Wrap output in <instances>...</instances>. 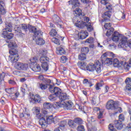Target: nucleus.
Masks as SVG:
<instances>
[{
    "label": "nucleus",
    "mask_w": 131,
    "mask_h": 131,
    "mask_svg": "<svg viewBox=\"0 0 131 131\" xmlns=\"http://www.w3.org/2000/svg\"><path fill=\"white\" fill-rule=\"evenodd\" d=\"M41 67L45 71H48V70H49V64H48V62L42 63Z\"/></svg>",
    "instance_id": "nucleus-36"
},
{
    "label": "nucleus",
    "mask_w": 131,
    "mask_h": 131,
    "mask_svg": "<svg viewBox=\"0 0 131 131\" xmlns=\"http://www.w3.org/2000/svg\"><path fill=\"white\" fill-rule=\"evenodd\" d=\"M14 30L15 31V33L20 36V37H24V35L25 34L23 33H22V29H21V27L19 26V27L15 28L14 29Z\"/></svg>",
    "instance_id": "nucleus-16"
},
{
    "label": "nucleus",
    "mask_w": 131,
    "mask_h": 131,
    "mask_svg": "<svg viewBox=\"0 0 131 131\" xmlns=\"http://www.w3.org/2000/svg\"><path fill=\"white\" fill-rule=\"evenodd\" d=\"M39 85H38V88H39V89H40L41 90H47V89H48V85L47 84H45L43 83H38Z\"/></svg>",
    "instance_id": "nucleus-40"
},
{
    "label": "nucleus",
    "mask_w": 131,
    "mask_h": 131,
    "mask_svg": "<svg viewBox=\"0 0 131 131\" xmlns=\"http://www.w3.org/2000/svg\"><path fill=\"white\" fill-rule=\"evenodd\" d=\"M78 131H84V127L82 125H79L78 126Z\"/></svg>",
    "instance_id": "nucleus-60"
},
{
    "label": "nucleus",
    "mask_w": 131,
    "mask_h": 131,
    "mask_svg": "<svg viewBox=\"0 0 131 131\" xmlns=\"http://www.w3.org/2000/svg\"><path fill=\"white\" fill-rule=\"evenodd\" d=\"M125 82L126 83L127 85H129V84H131V78H127Z\"/></svg>",
    "instance_id": "nucleus-57"
},
{
    "label": "nucleus",
    "mask_w": 131,
    "mask_h": 131,
    "mask_svg": "<svg viewBox=\"0 0 131 131\" xmlns=\"http://www.w3.org/2000/svg\"><path fill=\"white\" fill-rule=\"evenodd\" d=\"M1 35L3 37L7 38V39H12V38L14 37V34L12 33H9V32H7L6 34L5 35V36L2 34Z\"/></svg>",
    "instance_id": "nucleus-24"
},
{
    "label": "nucleus",
    "mask_w": 131,
    "mask_h": 131,
    "mask_svg": "<svg viewBox=\"0 0 131 131\" xmlns=\"http://www.w3.org/2000/svg\"><path fill=\"white\" fill-rule=\"evenodd\" d=\"M113 64L114 67H117L119 68V67H122L123 64L122 63L119 62L118 59L117 58L114 59L113 60Z\"/></svg>",
    "instance_id": "nucleus-22"
},
{
    "label": "nucleus",
    "mask_w": 131,
    "mask_h": 131,
    "mask_svg": "<svg viewBox=\"0 0 131 131\" xmlns=\"http://www.w3.org/2000/svg\"><path fill=\"white\" fill-rule=\"evenodd\" d=\"M74 12L76 16H81V17L82 16V11L80 8H76Z\"/></svg>",
    "instance_id": "nucleus-31"
},
{
    "label": "nucleus",
    "mask_w": 131,
    "mask_h": 131,
    "mask_svg": "<svg viewBox=\"0 0 131 131\" xmlns=\"http://www.w3.org/2000/svg\"><path fill=\"white\" fill-rule=\"evenodd\" d=\"M49 90L50 93H54V95L58 96V95H60L61 94V89L58 87H54V85H50L49 87Z\"/></svg>",
    "instance_id": "nucleus-9"
},
{
    "label": "nucleus",
    "mask_w": 131,
    "mask_h": 131,
    "mask_svg": "<svg viewBox=\"0 0 131 131\" xmlns=\"http://www.w3.org/2000/svg\"><path fill=\"white\" fill-rule=\"evenodd\" d=\"M106 108L107 110H116V111H117V112H116V113H118V112L120 113L122 112L121 107L118 106V103L112 100H110L107 102Z\"/></svg>",
    "instance_id": "nucleus-5"
},
{
    "label": "nucleus",
    "mask_w": 131,
    "mask_h": 131,
    "mask_svg": "<svg viewBox=\"0 0 131 131\" xmlns=\"http://www.w3.org/2000/svg\"><path fill=\"white\" fill-rule=\"evenodd\" d=\"M75 25L79 28H83L86 25H88V24L82 20H78Z\"/></svg>",
    "instance_id": "nucleus-18"
},
{
    "label": "nucleus",
    "mask_w": 131,
    "mask_h": 131,
    "mask_svg": "<svg viewBox=\"0 0 131 131\" xmlns=\"http://www.w3.org/2000/svg\"><path fill=\"white\" fill-rule=\"evenodd\" d=\"M40 101H41V98L38 94H36L35 96L33 94L30 95L29 101L31 104H36V103H39Z\"/></svg>",
    "instance_id": "nucleus-7"
},
{
    "label": "nucleus",
    "mask_w": 131,
    "mask_h": 131,
    "mask_svg": "<svg viewBox=\"0 0 131 131\" xmlns=\"http://www.w3.org/2000/svg\"><path fill=\"white\" fill-rule=\"evenodd\" d=\"M46 117V120L49 124H50V123H52L54 121V117H53V115L47 116Z\"/></svg>",
    "instance_id": "nucleus-29"
},
{
    "label": "nucleus",
    "mask_w": 131,
    "mask_h": 131,
    "mask_svg": "<svg viewBox=\"0 0 131 131\" xmlns=\"http://www.w3.org/2000/svg\"><path fill=\"white\" fill-rule=\"evenodd\" d=\"M34 35L36 37L35 38L36 45H38V46H43V44L46 43L45 40H43V38L39 37V36H41V35H42V32L41 35L40 36H36L35 34Z\"/></svg>",
    "instance_id": "nucleus-10"
},
{
    "label": "nucleus",
    "mask_w": 131,
    "mask_h": 131,
    "mask_svg": "<svg viewBox=\"0 0 131 131\" xmlns=\"http://www.w3.org/2000/svg\"><path fill=\"white\" fill-rule=\"evenodd\" d=\"M52 42H54L56 45H60V40H59L57 38L53 37L52 39Z\"/></svg>",
    "instance_id": "nucleus-50"
},
{
    "label": "nucleus",
    "mask_w": 131,
    "mask_h": 131,
    "mask_svg": "<svg viewBox=\"0 0 131 131\" xmlns=\"http://www.w3.org/2000/svg\"><path fill=\"white\" fill-rule=\"evenodd\" d=\"M126 130L131 131V123H129L127 126L125 127Z\"/></svg>",
    "instance_id": "nucleus-62"
},
{
    "label": "nucleus",
    "mask_w": 131,
    "mask_h": 131,
    "mask_svg": "<svg viewBox=\"0 0 131 131\" xmlns=\"http://www.w3.org/2000/svg\"><path fill=\"white\" fill-rule=\"evenodd\" d=\"M13 29V25L11 23H6L5 24V27L3 30L2 34L5 36V34H7V32H12Z\"/></svg>",
    "instance_id": "nucleus-8"
},
{
    "label": "nucleus",
    "mask_w": 131,
    "mask_h": 131,
    "mask_svg": "<svg viewBox=\"0 0 131 131\" xmlns=\"http://www.w3.org/2000/svg\"><path fill=\"white\" fill-rule=\"evenodd\" d=\"M126 91H131V84L127 85L126 86Z\"/></svg>",
    "instance_id": "nucleus-64"
},
{
    "label": "nucleus",
    "mask_w": 131,
    "mask_h": 131,
    "mask_svg": "<svg viewBox=\"0 0 131 131\" xmlns=\"http://www.w3.org/2000/svg\"><path fill=\"white\" fill-rule=\"evenodd\" d=\"M43 107L46 109H50V108H52V107H53V104L49 102H45L43 103Z\"/></svg>",
    "instance_id": "nucleus-37"
},
{
    "label": "nucleus",
    "mask_w": 131,
    "mask_h": 131,
    "mask_svg": "<svg viewBox=\"0 0 131 131\" xmlns=\"http://www.w3.org/2000/svg\"><path fill=\"white\" fill-rule=\"evenodd\" d=\"M110 17H111V13L110 11H106L102 15V17L104 18V21L110 19Z\"/></svg>",
    "instance_id": "nucleus-26"
},
{
    "label": "nucleus",
    "mask_w": 131,
    "mask_h": 131,
    "mask_svg": "<svg viewBox=\"0 0 131 131\" xmlns=\"http://www.w3.org/2000/svg\"><path fill=\"white\" fill-rule=\"evenodd\" d=\"M108 129L110 131H116V129L114 128V126L112 124H110L108 125Z\"/></svg>",
    "instance_id": "nucleus-55"
},
{
    "label": "nucleus",
    "mask_w": 131,
    "mask_h": 131,
    "mask_svg": "<svg viewBox=\"0 0 131 131\" xmlns=\"http://www.w3.org/2000/svg\"><path fill=\"white\" fill-rule=\"evenodd\" d=\"M32 111H34V112H35L36 113H39V112H40V108L35 106L32 108Z\"/></svg>",
    "instance_id": "nucleus-53"
},
{
    "label": "nucleus",
    "mask_w": 131,
    "mask_h": 131,
    "mask_svg": "<svg viewBox=\"0 0 131 131\" xmlns=\"http://www.w3.org/2000/svg\"><path fill=\"white\" fill-rule=\"evenodd\" d=\"M30 62L32 63H36L38 61V58L36 56H34L30 59Z\"/></svg>",
    "instance_id": "nucleus-52"
},
{
    "label": "nucleus",
    "mask_w": 131,
    "mask_h": 131,
    "mask_svg": "<svg viewBox=\"0 0 131 131\" xmlns=\"http://www.w3.org/2000/svg\"><path fill=\"white\" fill-rule=\"evenodd\" d=\"M112 39L113 41H119L118 46L120 49H123L124 51H127L128 47L131 48V39L127 41V38L125 36H120L118 32L115 31L113 34Z\"/></svg>",
    "instance_id": "nucleus-1"
},
{
    "label": "nucleus",
    "mask_w": 131,
    "mask_h": 131,
    "mask_svg": "<svg viewBox=\"0 0 131 131\" xmlns=\"http://www.w3.org/2000/svg\"><path fill=\"white\" fill-rule=\"evenodd\" d=\"M114 59H112V58H106L104 63L105 64V65H107V66H109V65H112V64H113V60Z\"/></svg>",
    "instance_id": "nucleus-28"
},
{
    "label": "nucleus",
    "mask_w": 131,
    "mask_h": 131,
    "mask_svg": "<svg viewBox=\"0 0 131 131\" xmlns=\"http://www.w3.org/2000/svg\"><path fill=\"white\" fill-rule=\"evenodd\" d=\"M78 59L79 60H80V61H83V60H85L86 59V56L84 53H81L78 56Z\"/></svg>",
    "instance_id": "nucleus-34"
},
{
    "label": "nucleus",
    "mask_w": 131,
    "mask_h": 131,
    "mask_svg": "<svg viewBox=\"0 0 131 131\" xmlns=\"http://www.w3.org/2000/svg\"><path fill=\"white\" fill-rule=\"evenodd\" d=\"M66 52L64 48L62 47H59L56 49V54L57 55H62L65 54Z\"/></svg>",
    "instance_id": "nucleus-23"
},
{
    "label": "nucleus",
    "mask_w": 131,
    "mask_h": 131,
    "mask_svg": "<svg viewBox=\"0 0 131 131\" xmlns=\"http://www.w3.org/2000/svg\"><path fill=\"white\" fill-rule=\"evenodd\" d=\"M20 26L21 30H23L24 31H25V32H26L27 31V29H28L30 32L34 33V34H35L36 36H40V35H41L42 33V32L39 30V29L30 25L26 26V25L25 24H22Z\"/></svg>",
    "instance_id": "nucleus-3"
},
{
    "label": "nucleus",
    "mask_w": 131,
    "mask_h": 131,
    "mask_svg": "<svg viewBox=\"0 0 131 131\" xmlns=\"http://www.w3.org/2000/svg\"><path fill=\"white\" fill-rule=\"evenodd\" d=\"M72 4L75 7H78V6H79V4L80 3H79V1H78V0H73L72 1Z\"/></svg>",
    "instance_id": "nucleus-51"
},
{
    "label": "nucleus",
    "mask_w": 131,
    "mask_h": 131,
    "mask_svg": "<svg viewBox=\"0 0 131 131\" xmlns=\"http://www.w3.org/2000/svg\"><path fill=\"white\" fill-rule=\"evenodd\" d=\"M57 31H56V30L54 29H52L49 34L50 35H51V36H56V35H57Z\"/></svg>",
    "instance_id": "nucleus-46"
},
{
    "label": "nucleus",
    "mask_w": 131,
    "mask_h": 131,
    "mask_svg": "<svg viewBox=\"0 0 131 131\" xmlns=\"http://www.w3.org/2000/svg\"><path fill=\"white\" fill-rule=\"evenodd\" d=\"M53 20L54 23L58 25L59 27H62V24H61V19L57 15H54L53 17Z\"/></svg>",
    "instance_id": "nucleus-15"
},
{
    "label": "nucleus",
    "mask_w": 131,
    "mask_h": 131,
    "mask_svg": "<svg viewBox=\"0 0 131 131\" xmlns=\"http://www.w3.org/2000/svg\"><path fill=\"white\" fill-rule=\"evenodd\" d=\"M92 103L93 105H96V104H99L100 103V98L94 96L92 98Z\"/></svg>",
    "instance_id": "nucleus-27"
},
{
    "label": "nucleus",
    "mask_w": 131,
    "mask_h": 131,
    "mask_svg": "<svg viewBox=\"0 0 131 131\" xmlns=\"http://www.w3.org/2000/svg\"><path fill=\"white\" fill-rule=\"evenodd\" d=\"M67 61V57H66V56H62L61 57L60 61L61 62V63H66Z\"/></svg>",
    "instance_id": "nucleus-56"
},
{
    "label": "nucleus",
    "mask_w": 131,
    "mask_h": 131,
    "mask_svg": "<svg viewBox=\"0 0 131 131\" xmlns=\"http://www.w3.org/2000/svg\"><path fill=\"white\" fill-rule=\"evenodd\" d=\"M45 82H46V84H47V86H49L50 88V85H51V82H52V81L49 79H46V80H45Z\"/></svg>",
    "instance_id": "nucleus-59"
},
{
    "label": "nucleus",
    "mask_w": 131,
    "mask_h": 131,
    "mask_svg": "<svg viewBox=\"0 0 131 131\" xmlns=\"http://www.w3.org/2000/svg\"><path fill=\"white\" fill-rule=\"evenodd\" d=\"M85 42H88V43H94V38L92 37H90L86 40Z\"/></svg>",
    "instance_id": "nucleus-54"
},
{
    "label": "nucleus",
    "mask_w": 131,
    "mask_h": 131,
    "mask_svg": "<svg viewBox=\"0 0 131 131\" xmlns=\"http://www.w3.org/2000/svg\"><path fill=\"white\" fill-rule=\"evenodd\" d=\"M85 26H86L88 31H89L90 32H91V31H93V30H94V28H93V27L92 26V25L91 24H88Z\"/></svg>",
    "instance_id": "nucleus-47"
},
{
    "label": "nucleus",
    "mask_w": 131,
    "mask_h": 131,
    "mask_svg": "<svg viewBox=\"0 0 131 131\" xmlns=\"http://www.w3.org/2000/svg\"><path fill=\"white\" fill-rule=\"evenodd\" d=\"M122 66L124 67L125 70H126V71H128V70H129V68H131V66L127 63H125L124 64H123Z\"/></svg>",
    "instance_id": "nucleus-48"
},
{
    "label": "nucleus",
    "mask_w": 131,
    "mask_h": 131,
    "mask_svg": "<svg viewBox=\"0 0 131 131\" xmlns=\"http://www.w3.org/2000/svg\"><path fill=\"white\" fill-rule=\"evenodd\" d=\"M22 65V62H18L15 64L14 68L17 70H21V67Z\"/></svg>",
    "instance_id": "nucleus-38"
},
{
    "label": "nucleus",
    "mask_w": 131,
    "mask_h": 131,
    "mask_svg": "<svg viewBox=\"0 0 131 131\" xmlns=\"http://www.w3.org/2000/svg\"><path fill=\"white\" fill-rule=\"evenodd\" d=\"M78 36L79 39H84V38H86L89 36V33L86 31H81L78 33Z\"/></svg>",
    "instance_id": "nucleus-12"
},
{
    "label": "nucleus",
    "mask_w": 131,
    "mask_h": 131,
    "mask_svg": "<svg viewBox=\"0 0 131 131\" xmlns=\"http://www.w3.org/2000/svg\"><path fill=\"white\" fill-rule=\"evenodd\" d=\"M31 69H32L34 72H39L41 70L40 66L36 63L32 66V68H31Z\"/></svg>",
    "instance_id": "nucleus-21"
},
{
    "label": "nucleus",
    "mask_w": 131,
    "mask_h": 131,
    "mask_svg": "<svg viewBox=\"0 0 131 131\" xmlns=\"http://www.w3.org/2000/svg\"><path fill=\"white\" fill-rule=\"evenodd\" d=\"M83 20L85 21V23H86V24H90V23H89V21H90V19L89 18V17L83 16Z\"/></svg>",
    "instance_id": "nucleus-61"
},
{
    "label": "nucleus",
    "mask_w": 131,
    "mask_h": 131,
    "mask_svg": "<svg viewBox=\"0 0 131 131\" xmlns=\"http://www.w3.org/2000/svg\"><path fill=\"white\" fill-rule=\"evenodd\" d=\"M47 53L48 51H47V50H43L42 49H41L39 51V55L42 56H46V55H47Z\"/></svg>",
    "instance_id": "nucleus-42"
},
{
    "label": "nucleus",
    "mask_w": 131,
    "mask_h": 131,
    "mask_svg": "<svg viewBox=\"0 0 131 131\" xmlns=\"http://www.w3.org/2000/svg\"><path fill=\"white\" fill-rule=\"evenodd\" d=\"M102 86H103V81L97 83L95 89L97 91H99L100 88H102Z\"/></svg>",
    "instance_id": "nucleus-49"
},
{
    "label": "nucleus",
    "mask_w": 131,
    "mask_h": 131,
    "mask_svg": "<svg viewBox=\"0 0 131 131\" xmlns=\"http://www.w3.org/2000/svg\"><path fill=\"white\" fill-rule=\"evenodd\" d=\"M114 31V29L113 28H110L108 29L106 32L107 36H110L111 34H113V32Z\"/></svg>",
    "instance_id": "nucleus-39"
},
{
    "label": "nucleus",
    "mask_w": 131,
    "mask_h": 131,
    "mask_svg": "<svg viewBox=\"0 0 131 131\" xmlns=\"http://www.w3.org/2000/svg\"><path fill=\"white\" fill-rule=\"evenodd\" d=\"M77 65L79 67V68H80V69H81L82 70H86V67H87V65L88 64L86 63V62L84 61H79L77 63Z\"/></svg>",
    "instance_id": "nucleus-17"
},
{
    "label": "nucleus",
    "mask_w": 131,
    "mask_h": 131,
    "mask_svg": "<svg viewBox=\"0 0 131 131\" xmlns=\"http://www.w3.org/2000/svg\"><path fill=\"white\" fill-rule=\"evenodd\" d=\"M68 125L69 126H71V127H72L73 128H74L76 126V124L75 123V122L72 120H69L68 122Z\"/></svg>",
    "instance_id": "nucleus-33"
},
{
    "label": "nucleus",
    "mask_w": 131,
    "mask_h": 131,
    "mask_svg": "<svg viewBox=\"0 0 131 131\" xmlns=\"http://www.w3.org/2000/svg\"><path fill=\"white\" fill-rule=\"evenodd\" d=\"M57 96H55L54 94L50 95L48 97L49 100H50V101H51V102H54V101H56V100H57Z\"/></svg>",
    "instance_id": "nucleus-41"
},
{
    "label": "nucleus",
    "mask_w": 131,
    "mask_h": 131,
    "mask_svg": "<svg viewBox=\"0 0 131 131\" xmlns=\"http://www.w3.org/2000/svg\"><path fill=\"white\" fill-rule=\"evenodd\" d=\"M17 46L15 42H11L8 45L9 50V54L10 55L9 56V60L11 61V63H16L19 59V55H18V51L16 50Z\"/></svg>",
    "instance_id": "nucleus-2"
},
{
    "label": "nucleus",
    "mask_w": 131,
    "mask_h": 131,
    "mask_svg": "<svg viewBox=\"0 0 131 131\" xmlns=\"http://www.w3.org/2000/svg\"><path fill=\"white\" fill-rule=\"evenodd\" d=\"M48 121L45 117L40 118L39 120V124L42 126L43 128H46L48 126Z\"/></svg>",
    "instance_id": "nucleus-11"
},
{
    "label": "nucleus",
    "mask_w": 131,
    "mask_h": 131,
    "mask_svg": "<svg viewBox=\"0 0 131 131\" xmlns=\"http://www.w3.org/2000/svg\"><path fill=\"white\" fill-rule=\"evenodd\" d=\"M20 70H24V71H26L29 69V67H28V64L26 63H21V67L20 68Z\"/></svg>",
    "instance_id": "nucleus-32"
},
{
    "label": "nucleus",
    "mask_w": 131,
    "mask_h": 131,
    "mask_svg": "<svg viewBox=\"0 0 131 131\" xmlns=\"http://www.w3.org/2000/svg\"><path fill=\"white\" fill-rule=\"evenodd\" d=\"M102 5H104V6H106V9L108 10V11H111L112 10V6L109 3V0H101L100 2Z\"/></svg>",
    "instance_id": "nucleus-13"
},
{
    "label": "nucleus",
    "mask_w": 131,
    "mask_h": 131,
    "mask_svg": "<svg viewBox=\"0 0 131 131\" xmlns=\"http://www.w3.org/2000/svg\"><path fill=\"white\" fill-rule=\"evenodd\" d=\"M59 99L60 101L57 102V103H62V102H64V101L69 100V97H68L66 93H61L59 96Z\"/></svg>",
    "instance_id": "nucleus-14"
},
{
    "label": "nucleus",
    "mask_w": 131,
    "mask_h": 131,
    "mask_svg": "<svg viewBox=\"0 0 131 131\" xmlns=\"http://www.w3.org/2000/svg\"><path fill=\"white\" fill-rule=\"evenodd\" d=\"M56 105L58 108H64L66 110H71L73 106V102L71 101L56 102Z\"/></svg>",
    "instance_id": "nucleus-6"
},
{
    "label": "nucleus",
    "mask_w": 131,
    "mask_h": 131,
    "mask_svg": "<svg viewBox=\"0 0 131 131\" xmlns=\"http://www.w3.org/2000/svg\"><path fill=\"white\" fill-rule=\"evenodd\" d=\"M75 123L76 124H82V120L79 118H77L74 120Z\"/></svg>",
    "instance_id": "nucleus-45"
},
{
    "label": "nucleus",
    "mask_w": 131,
    "mask_h": 131,
    "mask_svg": "<svg viewBox=\"0 0 131 131\" xmlns=\"http://www.w3.org/2000/svg\"><path fill=\"white\" fill-rule=\"evenodd\" d=\"M103 113H104V109H101L100 111H99V112L97 113L98 114V119H101V118H103L104 117L103 116Z\"/></svg>",
    "instance_id": "nucleus-35"
},
{
    "label": "nucleus",
    "mask_w": 131,
    "mask_h": 131,
    "mask_svg": "<svg viewBox=\"0 0 131 131\" xmlns=\"http://www.w3.org/2000/svg\"><path fill=\"white\" fill-rule=\"evenodd\" d=\"M101 67L102 64L101 62H100L99 60H97L94 64V63H91L87 66L86 70L91 72H93V71L96 70V72L98 73H101V71H102V70L101 69Z\"/></svg>",
    "instance_id": "nucleus-4"
},
{
    "label": "nucleus",
    "mask_w": 131,
    "mask_h": 131,
    "mask_svg": "<svg viewBox=\"0 0 131 131\" xmlns=\"http://www.w3.org/2000/svg\"><path fill=\"white\" fill-rule=\"evenodd\" d=\"M81 52L83 54H88L89 52H90V50L89 49L88 47H83L81 48Z\"/></svg>",
    "instance_id": "nucleus-44"
},
{
    "label": "nucleus",
    "mask_w": 131,
    "mask_h": 131,
    "mask_svg": "<svg viewBox=\"0 0 131 131\" xmlns=\"http://www.w3.org/2000/svg\"><path fill=\"white\" fill-rule=\"evenodd\" d=\"M115 127L117 129H122L123 128V125L122 122H119V121H115Z\"/></svg>",
    "instance_id": "nucleus-20"
},
{
    "label": "nucleus",
    "mask_w": 131,
    "mask_h": 131,
    "mask_svg": "<svg viewBox=\"0 0 131 131\" xmlns=\"http://www.w3.org/2000/svg\"><path fill=\"white\" fill-rule=\"evenodd\" d=\"M83 84H85L86 85H88L90 88L93 85L92 84V81L89 80L88 79H84L83 80Z\"/></svg>",
    "instance_id": "nucleus-30"
},
{
    "label": "nucleus",
    "mask_w": 131,
    "mask_h": 131,
    "mask_svg": "<svg viewBox=\"0 0 131 131\" xmlns=\"http://www.w3.org/2000/svg\"><path fill=\"white\" fill-rule=\"evenodd\" d=\"M66 124L67 123L66 121H61L60 122L59 127L56 128L54 129V131H60V129H61V130H64V129H65V126H66Z\"/></svg>",
    "instance_id": "nucleus-19"
},
{
    "label": "nucleus",
    "mask_w": 131,
    "mask_h": 131,
    "mask_svg": "<svg viewBox=\"0 0 131 131\" xmlns=\"http://www.w3.org/2000/svg\"><path fill=\"white\" fill-rule=\"evenodd\" d=\"M9 83L10 84H11L12 85H15L16 82H15L14 80L11 79L9 81Z\"/></svg>",
    "instance_id": "nucleus-63"
},
{
    "label": "nucleus",
    "mask_w": 131,
    "mask_h": 131,
    "mask_svg": "<svg viewBox=\"0 0 131 131\" xmlns=\"http://www.w3.org/2000/svg\"><path fill=\"white\" fill-rule=\"evenodd\" d=\"M50 60V58L48 57V56H41L39 60L41 64H43V63H48Z\"/></svg>",
    "instance_id": "nucleus-25"
},
{
    "label": "nucleus",
    "mask_w": 131,
    "mask_h": 131,
    "mask_svg": "<svg viewBox=\"0 0 131 131\" xmlns=\"http://www.w3.org/2000/svg\"><path fill=\"white\" fill-rule=\"evenodd\" d=\"M104 26L105 29H110V28H111V24H105Z\"/></svg>",
    "instance_id": "nucleus-58"
},
{
    "label": "nucleus",
    "mask_w": 131,
    "mask_h": 131,
    "mask_svg": "<svg viewBox=\"0 0 131 131\" xmlns=\"http://www.w3.org/2000/svg\"><path fill=\"white\" fill-rule=\"evenodd\" d=\"M125 119V118L124 117V115L121 114L119 116V120H117V121H119L120 122H123V121H124Z\"/></svg>",
    "instance_id": "nucleus-43"
}]
</instances>
